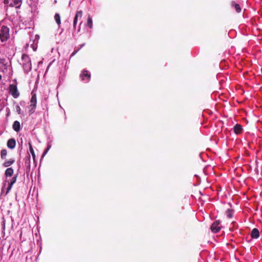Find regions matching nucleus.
Wrapping results in <instances>:
<instances>
[{
	"instance_id": "5701e85b",
	"label": "nucleus",
	"mask_w": 262,
	"mask_h": 262,
	"mask_svg": "<svg viewBox=\"0 0 262 262\" xmlns=\"http://www.w3.org/2000/svg\"><path fill=\"white\" fill-rule=\"evenodd\" d=\"M16 110L17 113L18 114H20V113H21V108H20V106H19L17 105V106H16Z\"/></svg>"
},
{
	"instance_id": "423d86ee",
	"label": "nucleus",
	"mask_w": 262,
	"mask_h": 262,
	"mask_svg": "<svg viewBox=\"0 0 262 262\" xmlns=\"http://www.w3.org/2000/svg\"><path fill=\"white\" fill-rule=\"evenodd\" d=\"M80 78L82 80H85L86 82H89L91 78V74L88 73V71L83 70L80 75Z\"/></svg>"
},
{
	"instance_id": "ddd939ff",
	"label": "nucleus",
	"mask_w": 262,
	"mask_h": 262,
	"mask_svg": "<svg viewBox=\"0 0 262 262\" xmlns=\"http://www.w3.org/2000/svg\"><path fill=\"white\" fill-rule=\"evenodd\" d=\"M15 160L13 159H10L8 160H6L3 164L4 166L7 167H9L12 164H13Z\"/></svg>"
},
{
	"instance_id": "4468645a",
	"label": "nucleus",
	"mask_w": 262,
	"mask_h": 262,
	"mask_svg": "<svg viewBox=\"0 0 262 262\" xmlns=\"http://www.w3.org/2000/svg\"><path fill=\"white\" fill-rule=\"evenodd\" d=\"M234 133L236 134H239L242 131V127L239 124H236L234 127Z\"/></svg>"
},
{
	"instance_id": "f03ea898",
	"label": "nucleus",
	"mask_w": 262,
	"mask_h": 262,
	"mask_svg": "<svg viewBox=\"0 0 262 262\" xmlns=\"http://www.w3.org/2000/svg\"><path fill=\"white\" fill-rule=\"evenodd\" d=\"M9 36V29L5 26H0V39L2 42L6 41Z\"/></svg>"
},
{
	"instance_id": "a211bd4d",
	"label": "nucleus",
	"mask_w": 262,
	"mask_h": 262,
	"mask_svg": "<svg viewBox=\"0 0 262 262\" xmlns=\"http://www.w3.org/2000/svg\"><path fill=\"white\" fill-rule=\"evenodd\" d=\"M87 25L90 28L93 27V21L91 17L89 15L88 18Z\"/></svg>"
},
{
	"instance_id": "9d476101",
	"label": "nucleus",
	"mask_w": 262,
	"mask_h": 262,
	"mask_svg": "<svg viewBox=\"0 0 262 262\" xmlns=\"http://www.w3.org/2000/svg\"><path fill=\"white\" fill-rule=\"evenodd\" d=\"M251 236L253 238H257L259 236V232L256 228L253 229L251 233Z\"/></svg>"
},
{
	"instance_id": "a878e982",
	"label": "nucleus",
	"mask_w": 262,
	"mask_h": 262,
	"mask_svg": "<svg viewBox=\"0 0 262 262\" xmlns=\"http://www.w3.org/2000/svg\"><path fill=\"white\" fill-rule=\"evenodd\" d=\"M75 54V52H73L72 54V55H74Z\"/></svg>"
},
{
	"instance_id": "dca6fc26",
	"label": "nucleus",
	"mask_w": 262,
	"mask_h": 262,
	"mask_svg": "<svg viewBox=\"0 0 262 262\" xmlns=\"http://www.w3.org/2000/svg\"><path fill=\"white\" fill-rule=\"evenodd\" d=\"M54 19H55L56 23L58 24V25L60 26V25L61 24L60 16L58 13L55 14V15L54 16Z\"/></svg>"
},
{
	"instance_id": "39448f33",
	"label": "nucleus",
	"mask_w": 262,
	"mask_h": 262,
	"mask_svg": "<svg viewBox=\"0 0 262 262\" xmlns=\"http://www.w3.org/2000/svg\"><path fill=\"white\" fill-rule=\"evenodd\" d=\"M4 3L11 7L18 8L21 4V0H4Z\"/></svg>"
},
{
	"instance_id": "20e7f679",
	"label": "nucleus",
	"mask_w": 262,
	"mask_h": 262,
	"mask_svg": "<svg viewBox=\"0 0 262 262\" xmlns=\"http://www.w3.org/2000/svg\"><path fill=\"white\" fill-rule=\"evenodd\" d=\"M9 90V93L12 96L13 98H17L19 97L20 94L18 91L16 84H10Z\"/></svg>"
},
{
	"instance_id": "2eb2a0df",
	"label": "nucleus",
	"mask_w": 262,
	"mask_h": 262,
	"mask_svg": "<svg viewBox=\"0 0 262 262\" xmlns=\"http://www.w3.org/2000/svg\"><path fill=\"white\" fill-rule=\"evenodd\" d=\"M14 171L12 168H8L5 171L6 177H11L13 174Z\"/></svg>"
},
{
	"instance_id": "f257e3e1",
	"label": "nucleus",
	"mask_w": 262,
	"mask_h": 262,
	"mask_svg": "<svg viewBox=\"0 0 262 262\" xmlns=\"http://www.w3.org/2000/svg\"><path fill=\"white\" fill-rule=\"evenodd\" d=\"M21 59L24 70L27 72L30 71L32 69V64L29 56L24 54L22 55Z\"/></svg>"
},
{
	"instance_id": "6ab92c4d",
	"label": "nucleus",
	"mask_w": 262,
	"mask_h": 262,
	"mask_svg": "<svg viewBox=\"0 0 262 262\" xmlns=\"http://www.w3.org/2000/svg\"><path fill=\"white\" fill-rule=\"evenodd\" d=\"M7 155V151L6 149H3L1 152V157L3 159H5Z\"/></svg>"
},
{
	"instance_id": "412c9836",
	"label": "nucleus",
	"mask_w": 262,
	"mask_h": 262,
	"mask_svg": "<svg viewBox=\"0 0 262 262\" xmlns=\"http://www.w3.org/2000/svg\"><path fill=\"white\" fill-rule=\"evenodd\" d=\"M28 161V165L27 166V170L29 171L30 170V156H29L28 159L26 160V163L27 161Z\"/></svg>"
},
{
	"instance_id": "aec40b11",
	"label": "nucleus",
	"mask_w": 262,
	"mask_h": 262,
	"mask_svg": "<svg viewBox=\"0 0 262 262\" xmlns=\"http://www.w3.org/2000/svg\"><path fill=\"white\" fill-rule=\"evenodd\" d=\"M232 4L234 6L235 9L237 12H241V9L238 4H235L234 2H232Z\"/></svg>"
},
{
	"instance_id": "f8f14e48",
	"label": "nucleus",
	"mask_w": 262,
	"mask_h": 262,
	"mask_svg": "<svg viewBox=\"0 0 262 262\" xmlns=\"http://www.w3.org/2000/svg\"><path fill=\"white\" fill-rule=\"evenodd\" d=\"M82 15V11H77L76 12V15L75 16V17H74V21H73L74 27H75L76 26V24H77V22L78 17H81Z\"/></svg>"
},
{
	"instance_id": "1a4fd4ad",
	"label": "nucleus",
	"mask_w": 262,
	"mask_h": 262,
	"mask_svg": "<svg viewBox=\"0 0 262 262\" xmlns=\"http://www.w3.org/2000/svg\"><path fill=\"white\" fill-rule=\"evenodd\" d=\"M7 146L9 148H10V149L14 148L16 145V142H15V139H12V138L9 139L8 141H7Z\"/></svg>"
},
{
	"instance_id": "393cba45",
	"label": "nucleus",
	"mask_w": 262,
	"mask_h": 262,
	"mask_svg": "<svg viewBox=\"0 0 262 262\" xmlns=\"http://www.w3.org/2000/svg\"><path fill=\"white\" fill-rule=\"evenodd\" d=\"M75 54V52H73L72 54V55H74Z\"/></svg>"
},
{
	"instance_id": "9b49d317",
	"label": "nucleus",
	"mask_w": 262,
	"mask_h": 262,
	"mask_svg": "<svg viewBox=\"0 0 262 262\" xmlns=\"http://www.w3.org/2000/svg\"><path fill=\"white\" fill-rule=\"evenodd\" d=\"M13 129L16 132H18L20 130V123L18 121H15L12 125Z\"/></svg>"
},
{
	"instance_id": "6e6552de",
	"label": "nucleus",
	"mask_w": 262,
	"mask_h": 262,
	"mask_svg": "<svg viewBox=\"0 0 262 262\" xmlns=\"http://www.w3.org/2000/svg\"><path fill=\"white\" fill-rule=\"evenodd\" d=\"M17 177V175H15L11 180V182L9 183V186L7 188L6 194L9 192V191L11 189L13 185L16 182Z\"/></svg>"
},
{
	"instance_id": "0eeeda50",
	"label": "nucleus",
	"mask_w": 262,
	"mask_h": 262,
	"mask_svg": "<svg viewBox=\"0 0 262 262\" xmlns=\"http://www.w3.org/2000/svg\"><path fill=\"white\" fill-rule=\"evenodd\" d=\"M220 223V222L219 221H216L212 224L211 226V230L213 232L216 233L220 231L221 229L219 226Z\"/></svg>"
},
{
	"instance_id": "7ed1b4c3",
	"label": "nucleus",
	"mask_w": 262,
	"mask_h": 262,
	"mask_svg": "<svg viewBox=\"0 0 262 262\" xmlns=\"http://www.w3.org/2000/svg\"><path fill=\"white\" fill-rule=\"evenodd\" d=\"M31 95L30 104L29 105V112L32 114L34 113L36 107L37 98L36 94L33 92L31 93Z\"/></svg>"
},
{
	"instance_id": "b1692460",
	"label": "nucleus",
	"mask_w": 262,
	"mask_h": 262,
	"mask_svg": "<svg viewBox=\"0 0 262 262\" xmlns=\"http://www.w3.org/2000/svg\"><path fill=\"white\" fill-rule=\"evenodd\" d=\"M47 152V150L43 152V155H45Z\"/></svg>"
},
{
	"instance_id": "4be33fe9",
	"label": "nucleus",
	"mask_w": 262,
	"mask_h": 262,
	"mask_svg": "<svg viewBox=\"0 0 262 262\" xmlns=\"http://www.w3.org/2000/svg\"><path fill=\"white\" fill-rule=\"evenodd\" d=\"M227 216L229 218H231L232 216V212L231 210L228 209L226 211Z\"/></svg>"
},
{
	"instance_id": "f3484780",
	"label": "nucleus",
	"mask_w": 262,
	"mask_h": 262,
	"mask_svg": "<svg viewBox=\"0 0 262 262\" xmlns=\"http://www.w3.org/2000/svg\"><path fill=\"white\" fill-rule=\"evenodd\" d=\"M29 150H30V151L32 156V157H33V159L34 160H35V152L34 151V150H33V147L32 146V144L30 142L29 143Z\"/></svg>"
}]
</instances>
